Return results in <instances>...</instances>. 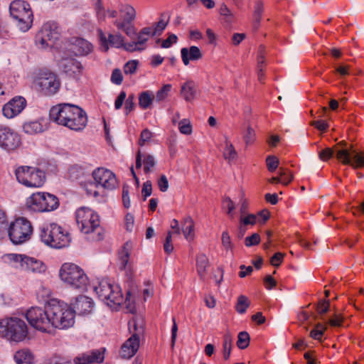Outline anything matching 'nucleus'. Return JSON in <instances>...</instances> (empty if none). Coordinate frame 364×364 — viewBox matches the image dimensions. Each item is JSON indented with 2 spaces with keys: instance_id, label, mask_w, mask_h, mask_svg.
I'll use <instances>...</instances> for the list:
<instances>
[{
  "instance_id": "obj_14",
  "label": "nucleus",
  "mask_w": 364,
  "mask_h": 364,
  "mask_svg": "<svg viewBox=\"0 0 364 364\" xmlns=\"http://www.w3.org/2000/svg\"><path fill=\"white\" fill-rule=\"evenodd\" d=\"M33 84L45 95L55 94L60 87V81L56 75L49 70H41Z\"/></svg>"
},
{
  "instance_id": "obj_61",
  "label": "nucleus",
  "mask_w": 364,
  "mask_h": 364,
  "mask_svg": "<svg viewBox=\"0 0 364 364\" xmlns=\"http://www.w3.org/2000/svg\"><path fill=\"white\" fill-rule=\"evenodd\" d=\"M158 186L161 192H166L168 188V181L165 175H161L158 181Z\"/></svg>"
},
{
  "instance_id": "obj_7",
  "label": "nucleus",
  "mask_w": 364,
  "mask_h": 364,
  "mask_svg": "<svg viewBox=\"0 0 364 364\" xmlns=\"http://www.w3.org/2000/svg\"><path fill=\"white\" fill-rule=\"evenodd\" d=\"M0 334L8 340L21 341L27 336V325L23 320L16 317L1 319Z\"/></svg>"
},
{
  "instance_id": "obj_48",
  "label": "nucleus",
  "mask_w": 364,
  "mask_h": 364,
  "mask_svg": "<svg viewBox=\"0 0 364 364\" xmlns=\"http://www.w3.org/2000/svg\"><path fill=\"white\" fill-rule=\"evenodd\" d=\"M222 245L226 250H232L233 245L231 241L230 236L228 231H224L221 237Z\"/></svg>"
},
{
  "instance_id": "obj_12",
  "label": "nucleus",
  "mask_w": 364,
  "mask_h": 364,
  "mask_svg": "<svg viewBox=\"0 0 364 364\" xmlns=\"http://www.w3.org/2000/svg\"><path fill=\"white\" fill-rule=\"evenodd\" d=\"M33 232V227L29 220L24 218L16 219L8 229L11 241L15 244H22L28 240Z\"/></svg>"
},
{
  "instance_id": "obj_32",
  "label": "nucleus",
  "mask_w": 364,
  "mask_h": 364,
  "mask_svg": "<svg viewBox=\"0 0 364 364\" xmlns=\"http://www.w3.org/2000/svg\"><path fill=\"white\" fill-rule=\"evenodd\" d=\"M23 129L26 134H36L43 132V126L39 121H32L24 123Z\"/></svg>"
},
{
  "instance_id": "obj_29",
  "label": "nucleus",
  "mask_w": 364,
  "mask_h": 364,
  "mask_svg": "<svg viewBox=\"0 0 364 364\" xmlns=\"http://www.w3.org/2000/svg\"><path fill=\"white\" fill-rule=\"evenodd\" d=\"M6 261L9 262L14 267L23 269L27 256L24 255L7 254L4 256Z\"/></svg>"
},
{
  "instance_id": "obj_49",
  "label": "nucleus",
  "mask_w": 364,
  "mask_h": 364,
  "mask_svg": "<svg viewBox=\"0 0 364 364\" xmlns=\"http://www.w3.org/2000/svg\"><path fill=\"white\" fill-rule=\"evenodd\" d=\"M255 138V130L250 127L248 126L247 131L244 133L243 139L245 141L246 145L251 144Z\"/></svg>"
},
{
  "instance_id": "obj_27",
  "label": "nucleus",
  "mask_w": 364,
  "mask_h": 364,
  "mask_svg": "<svg viewBox=\"0 0 364 364\" xmlns=\"http://www.w3.org/2000/svg\"><path fill=\"white\" fill-rule=\"evenodd\" d=\"M46 269V267L43 262L34 257H30L27 256L23 270L33 273H41L44 272Z\"/></svg>"
},
{
  "instance_id": "obj_54",
  "label": "nucleus",
  "mask_w": 364,
  "mask_h": 364,
  "mask_svg": "<svg viewBox=\"0 0 364 364\" xmlns=\"http://www.w3.org/2000/svg\"><path fill=\"white\" fill-rule=\"evenodd\" d=\"M279 175L281 180V183L284 185L289 184L293 179L291 173H287L286 170L282 168H279Z\"/></svg>"
},
{
  "instance_id": "obj_11",
  "label": "nucleus",
  "mask_w": 364,
  "mask_h": 364,
  "mask_svg": "<svg viewBox=\"0 0 364 364\" xmlns=\"http://www.w3.org/2000/svg\"><path fill=\"white\" fill-rule=\"evenodd\" d=\"M28 208L34 212L43 213L56 210L59 206L58 198L50 193L37 192L33 193L26 202Z\"/></svg>"
},
{
  "instance_id": "obj_47",
  "label": "nucleus",
  "mask_w": 364,
  "mask_h": 364,
  "mask_svg": "<svg viewBox=\"0 0 364 364\" xmlns=\"http://www.w3.org/2000/svg\"><path fill=\"white\" fill-rule=\"evenodd\" d=\"M330 301L326 299L320 300L316 306V311L318 314L323 316L329 311Z\"/></svg>"
},
{
  "instance_id": "obj_24",
  "label": "nucleus",
  "mask_w": 364,
  "mask_h": 364,
  "mask_svg": "<svg viewBox=\"0 0 364 364\" xmlns=\"http://www.w3.org/2000/svg\"><path fill=\"white\" fill-rule=\"evenodd\" d=\"M104 355L98 350L87 352L80 355L74 359L75 364H90L92 363H102Z\"/></svg>"
},
{
  "instance_id": "obj_19",
  "label": "nucleus",
  "mask_w": 364,
  "mask_h": 364,
  "mask_svg": "<svg viewBox=\"0 0 364 364\" xmlns=\"http://www.w3.org/2000/svg\"><path fill=\"white\" fill-rule=\"evenodd\" d=\"M97 33L102 51L107 52L109 50V46L117 48H122L124 46V38L121 34H109L107 37L100 29L97 31Z\"/></svg>"
},
{
  "instance_id": "obj_1",
  "label": "nucleus",
  "mask_w": 364,
  "mask_h": 364,
  "mask_svg": "<svg viewBox=\"0 0 364 364\" xmlns=\"http://www.w3.org/2000/svg\"><path fill=\"white\" fill-rule=\"evenodd\" d=\"M49 117L56 124L75 132L83 130L87 124L86 112L81 107L69 103L58 104L51 107Z\"/></svg>"
},
{
  "instance_id": "obj_33",
  "label": "nucleus",
  "mask_w": 364,
  "mask_h": 364,
  "mask_svg": "<svg viewBox=\"0 0 364 364\" xmlns=\"http://www.w3.org/2000/svg\"><path fill=\"white\" fill-rule=\"evenodd\" d=\"M131 249V245L129 242H126L122 248V250L119 253V269L123 270L126 268L129 257V250Z\"/></svg>"
},
{
  "instance_id": "obj_22",
  "label": "nucleus",
  "mask_w": 364,
  "mask_h": 364,
  "mask_svg": "<svg viewBox=\"0 0 364 364\" xmlns=\"http://www.w3.org/2000/svg\"><path fill=\"white\" fill-rule=\"evenodd\" d=\"M74 314L79 315H87L92 312L94 309V302L92 299L86 296H79L72 304Z\"/></svg>"
},
{
  "instance_id": "obj_58",
  "label": "nucleus",
  "mask_w": 364,
  "mask_h": 364,
  "mask_svg": "<svg viewBox=\"0 0 364 364\" xmlns=\"http://www.w3.org/2000/svg\"><path fill=\"white\" fill-rule=\"evenodd\" d=\"M152 137V133L148 129H144L140 136V139L139 140V145L142 146L145 144L146 141H148Z\"/></svg>"
},
{
  "instance_id": "obj_57",
  "label": "nucleus",
  "mask_w": 364,
  "mask_h": 364,
  "mask_svg": "<svg viewBox=\"0 0 364 364\" xmlns=\"http://www.w3.org/2000/svg\"><path fill=\"white\" fill-rule=\"evenodd\" d=\"M126 50L129 52L141 51L145 49V47H139L136 41H132L129 43H124L122 46Z\"/></svg>"
},
{
  "instance_id": "obj_39",
  "label": "nucleus",
  "mask_w": 364,
  "mask_h": 364,
  "mask_svg": "<svg viewBox=\"0 0 364 364\" xmlns=\"http://www.w3.org/2000/svg\"><path fill=\"white\" fill-rule=\"evenodd\" d=\"M121 12H124V21L125 23H131L136 17V11L135 9L129 5L123 6L120 9Z\"/></svg>"
},
{
  "instance_id": "obj_62",
  "label": "nucleus",
  "mask_w": 364,
  "mask_h": 364,
  "mask_svg": "<svg viewBox=\"0 0 364 364\" xmlns=\"http://www.w3.org/2000/svg\"><path fill=\"white\" fill-rule=\"evenodd\" d=\"M343 322V317L341 314L335 313L333 318L328 320V323L333 327L341 326Z\"/></svg>"
},
{
  "instance_id": "obj_44",
  "label": "nucleus",
  "mask_w": 364,
  "mask_h": 364,
  "mask_svg": "<svg viewBox=\"0 0 364 364\" xmlns=\"http://www.w3.org/2000/svg\"><path fill=\"white\" fill-rule=\"evenodd\" d=\"M144 171L145 173H149L151 171V169L155 166L156 161L153 156L150 154H144Z\"/></svg>"
},
{
  "instance_id": "obj_56",
  "label": "nucleus",
  "mask_w": 364,
  "mask_h": 364,
  "mask_svg": "<svg viewBox=\"0 0 364 364\" xmlns=\"http://www.w3.org/2000/svg\"><path fill=\"white\" fill-rule=\"evenodd\" d=\"M123 80L122 72L119 69H114L112 71L111 81L115 85H121Z\"/></svg>"
},
{
  "instance_id": "obj_59",
  "label": "nucleus",
  "mask_w": 364,
  "mask_h": 364,
  "mask_svg": "<svg viewBox=\"0 0 364 364\" xmlns=\"http://www.w3.org/2000/svg\"><path fill=\"white\" fill-rule=\"evenodd\" d=\"M256 215L254 214H250L247 215L246 217H241L240 223H241L243 225H255L256 223Z\"/></svg>"
},
{
  "instance_id": "obj_6",
  "label": "nucleus",
  "mask_w": 364,
  "mask_h": 364,
  "mask_svg": "<svg viewBox=\"0 0 364 364\" xmlns=\"http://www.w3.org/2000/svg\"><path fill=\"white\" fill-rule=\"evenodd\" d=\"M60 279L71 288L83 291L88 284L84 270L73 263H64L59 271Z\"/></svg>"
},
{
  "instance_id": "obj_17",
  "label": "nucleus",
  "mask_w": 364,
  "mask_h": 364,
  "mask_svg": "<svg viewBox=\"0 0 364 364\" xmlns=\"http://www.w3.org/2000/svg\"><path fill=\"white\" fill-rule=\"evenodd\" d=\"M20 138L10 127L0 125V146L6 150H14L18 146Z\"/></svg>"
},
{
  "instance_id": "obj_36",
  "label": "nucleus",
  "mask_w": 364,
  "mask_h": 364,
  "mask_svg": "<svg viewBox=\"0 0 364 364\" xmlns=\"http://www.w3.org/2000/svg\"><path fill=\"white\" fill-rule=\"evenodd\" d=\"M232 336L227 332L223 337V356L225 360H228L230 355L232 347Z\"/></svg>"
},
{
  "instance_id": "obj_40",
  "label": "nucleus",
  "mask_w": 364,
  "mask_h": 364,
  "mask_svg": "<svg viewBox=\"0 0 364 364\" xmlns=\"http://www.w3.org/2000/svg\"><path fill=\"white\" fill-rule=\"evenodd\" d=\"M250 302L246 296L240 295L237 298L236 310L239 314H244L250 306Z\"/></svg>"
},
{
  "instance_id": "obj_41",
  "label": "nucleus",
  "mask_w": 364,
  "mask_h": 364,
  "mask_svg": "<svg viewBox=\"0 0 364 364\" xmlns=\"http://www.w3.org/2000/svg\"><path fill=\"white\" fill-rule=\"evenodd\" d=\"M225 144L226 146L223 153L225 159L229 161L235 160L237 159V154L233 145L228 140H226Z\"/></svg>"
},
{
  "instance_id": "obj_9",
  "label": "nucleus",
  "mask_w": 364,
  "mask_h": 364,
  "mask_svg": "<svg viewBox=\"0 0 364 364\" xmlns=\"http://www.w3.org/2000/svg\"><path fill=\"white\" fill-rule=\"evenodd\" d=\"M94 291L107 306H120L124 301L120 287L107 279H102Z\"/></svg>"
},
{
  "instance_id": "obj_3",
  "label": "nucleus",
  "mask_w": 364,
  "mask_h": 364,
  "mask_svg": "<svg viewBox=\"0 0 364 364\" xmlns=\"http://www.w3.org/2000/svg\"><path fill=\"white\" fill-rule=\"evenodd\" d=\"M47 313L50 320L51 328L66 329L73 326V310L63 301L51 299L47 303Z\"/></svg>"
},
{
  "instance_id": "obj_52",
  "label": "nucleus",
  "mask_w": 364,
  "mask_h": 364,
  "mask_svg": "<svg viewBox=\"0 0 364 364\" xmlns=\"http://www.w3.org/2000/svg\"><path fill=\"white\" fill-rule=\"evenodd\" d=\"M261 238L258 233H253L252 235L245 238V244L247 247H251L258 245L260 242Z\"/></svg>"
},
{
  "instance_id": "obj_31",
  "label": "nucleus",
  "mask_w": 364,
  "mask_h": 364,
  "mask_svg": "<svg viewBox=\"0 0 364 364\" xmlns=\"http://www.w3.org/2000/svg\"><path fill=\"white\" fill-rule=\"evenodd\" d=\"M182 232L186 240H192L194 238V222L191 216L184 218Z\"/></svg>"
},
{
  "instance_id": "obj_42",
  "label": "nucleus",
  "mask_w": 364,
  "mask_h": 364,
  "mask_svg": "<svg viewBox=\"0 0 364 364\" xmlns=\"http://www.w3.org/2000/svg\"><path fill=\"white\" fill-rule=\"evenodd\" d=\"M70 177L74 180H77L82 177L85 172V169L80 165L75 164L69 168Z\"/></svg>"
},
{
  "instance_id": "obj_50",
  "label": "nucleus",
  "mask_w": 364,
  "mask_h": 364,
  "mask_svg": "<svg viewBox=\"0 0 364 364\" xmlns=\"http://www.w3.org/2000/svg\"><path fill=\"white\" fill-rule=\"evenodd\" d=\"M267 166L269 171H274L279 165V160L274 156H269L266 159Z\"/></svg>"
},
{
  "instance_id": "obj_20",
  "label": "nucleus",
  "mask_w": 364,
  "mask_h": 364,
  "mask_svg": "<svg viewBox=\"0 0 364 364\" xmlns=\"http://www.w3.org/2000/svg\"><path fill=\"white\" fill-rule=\"evenodd\" d=\"M58 65L59 68L70 77L80 75L83 70L81 63L73 58H63Z\"/></svg>"
},
{
  "instance_id": "obj_18",
  "label": "nucleus",
  "mask_w": 364,
  "mask_h": 364,
  "mask_svg": "<svg viewBox=\"0 0 364 364\" xmlns=\"http://www.w3.org/2000/svg\"><path fill=\"white\" fill-rule=\"evenodd\" d=\"M68 49L76 56H85L92 51L93 46L84 38L72 37L69 40Z\"/></svg>"
},
{
  "instance_id": "obj_60",
  "label": "nucleus",
  "mask_w": 364,
  "mask_h": 364,
  "mask_svg": "<svg viewBox=\"0 0 364 364\" xmlns=\"http://www.w3.org/2000/svg\"><path fill=\"white\" fill-rule=\"evenodd\" d=\"M178 38L175 34H170L166 40L162 41L161 47L164 48H170L173 43L177 42Z\"/></svg>"
},
{
  "instance_id": "obj_4",
  "label": "nucleus",
  "mask_w": 364,
  "mask_h": 364,
  "mask_svg": "<svg viewBox=\"0 0 364 364\" xmlns=\"http://www.w3.org/2000/svg\"><path fill=\"white\" fill-rule=\"evenodd\" d=\"M334 152L338 160L342 164L350 165L353 168L364 167V151L353 149L352 145L349 148L346 146L336 149V151L331 148H326L318 152V157L322 161H327L333 156Z\"/></svg>"
},
{
  "instance_id": "obj_64",
  "label": "nucleus",
  "mask_w": 364,
  "mask_h": 364,
  "mask_svg": "<svg viewBox=\"0 0 364 364\" xmlns=\"http://www.w3.org/2000/svg\"><path fill=\"white\" fill-rule=\"evenodd\" d=\"M134 95H130L125 101V112L126 114H128L131 112L134 108Z\"/></svg>"
},
{
  "instance_id": "obj_43",
  "label": "nucleus",
  "mask_w": 364,
  "mask_h": 364,
  "mask_svg": "<svg viewBox=\"0 0 364 364\" xmlns=\"http://www.w3.org/2000/svg\"><path fill=\"white\" fill-rule=\"evenodd\" d=\"M250 343V336L247 332L242 331L238 334L237 346L240 349H245Z\"/></svg>"
},
{
  "instance_id": "obj_34",
  "label": "nucleus",
  "mask_w": 364,
  "mask_h": 364,
  "mask_svg": "<svg viewBox=\"0 0 364 364\" xmlns=\"http://www.w3.org/2000/svg\"><path fill=\"white\" fill-rule=\"evenodd\" d=\"M154 99V97L149 91L142 92L139 97V105L142 109H147L151 105Z\"/></svg>"
},
{
  "instance_id": "obj_23",
  "label": "nucleus",
  "mask_w": 364,
  "mask_h": 364,
  "mask_svg": "<svg viewBox=\"0 0 364 364\" xmlns=\"http://www.w3.org/2000/svg\"><path fill=\"white\" fill-rule=\"evenodd\" d=\"M139 347V337L133 333L122 346L119 354L122 358L129 359L137 352Z\"/></svg>"
},
{
  "instance_id": "obj_53",
  "label": "nucleus",
  "mask_w": 364,
  "mask_h": 364,
  "mask_svg": "<svg viewBox=\"0 0 364 364\" xmlns=\"http://www.w3.org/2000/svg\"><path fill=\"white\" fill-rule=\"evenodd\" d=\"M137 61L136 60H129L128 61L124 66V72L125 74H134L137 68Z\"/></svg>"
},
{
  "instance_id": "obj_30",
  "label": "nucleus",
  "mask_w": 364,
  "mask_h": 364,
  "mask_svg": "<svg viewBox=\"0 0 364 364\" xmlns=\"http://www.w3.org/2000/svg\"><path fill=\"white\" fill-rule=\"evenodd\" d=\"M209 265V261L205 255L201 254L197 257L196 259V268L200 278L203 280L207 273V268Z\"/></svg>"
},
{
  "instance_id": "obj_45",
  "label": "nucleus",
  "mask_w": 364,
  "mask_h": 364,
  "mask_svg": "<svg viewBox=\"0 0 364 364\" xmlns=\"http://www.w3.org/2000/svg\"><path fill=\"white\" fill-rule=\"evenodd\" d=\"M171 90V85H164L159 90L157 91L155 99L157 102L164 100Z\"/></svg>"
},
{
  "instance_id": "obj_10",
  "label": "nucleus",
  "mask_w": 364,
  "mask_h": 364,
  "mask_svg": "<svg viewBox=\"0 0 364 364\" xmlns=\"http://www.w3.org/2000/svg\"><path fill=\"white\" fill-rule=\"evenodd\" d=\"M15 175L18 182L28 188H40L46 181L44 171L33 166H19L16 169Z\"/></svg>"
},
{
  "instance_id": "obj_46",
  "label": "nucleus",
  "mask_w": 364,
  "mask_h": 364,
  "mask_svg": "<svg viewBox=\"0 0 364 364\" xmlns=\"http://www.w3.org/2000/svg\"><path fill=\"white\" fill-rule=\"evenodd\" d=\"M178 129L181 134L189 135L192 133V125L188 119H183L178 123Z\"/></svg>"
},
{
  "instance_id": "obj_8",
  "label": "nucleus",
  "mask_w": 364,
  "mask_h": 364,
  "mask_svg": "<svg viewBox=\"0 0 364 364\" xmlns=\"http://www.w3.org/2000/svg\"><path fill=\"white\" fill-rule=\"evenodd\" d=\"M11 16L16 21V26L23 32L28 31L33 23V14L28 3L14 0L9 6Z\"/></svg>"
},
{
  "instance_id": "obj_28",
  "label": "nucleus",
  "mask_w": 364,
  "mask_h": 364,
  "mask_svg": "<svg viewBox=\"0 0 364 364\" xmlns=\"http://www.w3.org/2000/svg\"><path fill=\"white\" fill-rule=\"evenodd\" d=\"M14 360L17 364H33L34 358L28 349H21L15 353Z\"/></svg>"
},
{
  "instance_id": "obj_35",
  "label": "nucleus",
  "mask_w": 364,
  "mask_h": 364,
  "mask_svg": "<svg viewBox=\"0 0 364 364\" xmlns=\"http://www.w3.org/2000/svg\"><path fill=\"white\" fill-rule=\"evenodd\" d=\"M262 14L263 5L261 2H257L255 6L253 14V27L255 29H257L259 28Z\"/></svg>"
},
{
  "instance_id": "obj_63",
  "label": "nucleus",
  "mask_w": 364,
  "mask_h": 364,
  "mask_svg": "<svg viewBox=\"0 0 364 364\" xmlns=\"http://www.w3.org/2000/svg\"><path fill=\"white\" fill-rule=\"evenodd\" d=\"M284 254L281 252L275 253L270 259L271 264L274 267H279L283 261Z\"/></svg>"
},
{
  "instance_id": "obj_15",
  "label": "nucleus",
  "mask_w": 364,
  "mask_h": 364,
  "mask_svg": "<svg viewBox=\"0 0 364 364\" xmlns=\"http://www.w3.org/2000/svg\"><path fill=\"white\" fill-rule=\"evenodd\" d=\"M60 36L59 28L55 22L44 23L36 36V43L42 48L53 46Z\"/></svg>"
},
{
  "instance_id": "obj_2",
  "label": "nucleus",
  "mask_w": 364,
  "mask_h": 364,
  "mask_svg": "<svg viewBox=\"0 0 364 364\" xmlns=\"http://www.w3.org/2000/svg\"><path fill=\"white\" fill-rule=\"evenodd\" d=\"M77 227L89 240L100 241L104 238V230L100 226L99 215L91 208L81 207L75 212Z\"/></svg>"
},
{
  "instance_id": "obj_13",
  "label": "nucleus",
  "mask_w": 364,
  "mask_h": 364,
  "mask_svg": "<svg viewBox=\"0 0 364 364\" xmlns=\"http://www.w3.org/2000/svg\"><path fill=\"white\" fill-rule=\"evenodd\" d=\"M26 318L29 324L42 332H50L51 323L47 313V304L44 309L31 307L26 313Z\"/></svg>"
},
{
  "instance_id": "obj_51",
  "label": "nucleus",
  "mask_w": 364,
  "mask_h": 364,
  "mask_svg": "<svg viewBox=\"0 0 364 364\" xmlns=\"http://www.w3.org/2000/svg\"><path fill=\"white\" fill-rule=\"evenodd\" d=\"M219 13L220 15L225 17V19L227 22H230L233 18L232 13L225 4H222L220 5Z\"/></svg>"
},
{
  "instance_id": "obj_25",
  "label": "nucleus",
  "mask_w": 364,
  "mask_h": 364,
  "mask_svg": "<svg viewBox=\"0 0 364 364\" xmlns=\"http://www.w3.org/2000/svg\"><path fill=\"white\" fill-rule=\"evenodd\" d=\"M181 59L185 65H188L190 61H196L203 58L202 52L197 46H192L190 48H183L181 50Z\"/></svg>"
},
{
  "instance_id": "obj_26",
  "label": "nucleus",
  "mask_w": 364,
  "mask_h": 364,
  "mask_svg": "<svg viewBox=\"0 0 364 364\" xmlns=\"http://www.w3.org/2000/svg\"><path fill=\"white\" fill-rule=\"evenodd\" d=\"M180 93L186 102H191L196 97L197 86L193 81H187L181 85Z\"/></svg>"
},
{
  "instance_id": "obj_16",
  "label": "nucleus",
  "mask_w": 364,
  "mask_h": 364,
  "mask_svg": "<svg viewBox=\"0 0 364 364\" xmlns=\"http://www.w3.org/2000/svg\"><path fill=\"white\" fill-rule=\"evenodd\" d=\"M92 176L96 186H101L107 190H113L117 186L115 174L107 168H97L92 171Z\"/></svg>"
},
{
  "instance_id": "obj_38",
  "label": "nucleus",
  "mask_w": 364,
  "mask_h": 364,
  "mask_svg": "<svg viewBox=\"0 0 364 364\" xmlns=\"http://www.w3.org/2000/svg\"><path fill=\"white\" fill-rule=\"evenodd\" d=\"M327 327L325 324L318 323L315 325L314 328L310 332V336L317 341H321L323 333Z\"/></svg>"
},
{
  "instance_id": "obj_37",
  "label": "nucleus",
  "mask_w": 364,
  "mask_h": 364,
  "mask_svg": "<svg viewBox=\"0 0 364 364\" xmlns=\"http://www.w3.org/2000/svg\"><path fill=\"white\" fill-rule=\"evenodd\" d=\"M129 23H130L119 22L118 21H115L114 23L118 29L123 30L128 36L133 38L136 33L134 26Z\"/></svg>"
},
{
  "instance_id": "obj_21",
  "label": "nucleus",
  "mask_w": 364,
  "mask_h": 364,
  "mask_svg": "<svg viewBox=\"0 0 364 364\" xmlns=\"http://www.w3.org/2000/svg\"><path fill=\"white\" fill-rule=\"evenodd\" d=\"M26 105V100L22 97H16L5 104L2 108L4 115L11 119L18 114L25 108Z\"/></svg>"
},
{
  "instance_id": "obj_55",
  "label": "nucleus",
  "mask_w": 364,
  "mask_h": 364,
  "mask_svg": "<svg viewBox=\"0 0 364 364\" xmlns=\"http://www.w3.org/2000/svg\"><path fill=\"white\" fill-rule=\"evenodd\" d=\"M152 193V184L150 181H147L144 183L142 190H141V194L143 196V200H146L147 197L150 196Z\"/></svg>"
},
{
  "instance_id": "obj_5",
  "label": "nucleus",
  "mask_w": 364,
  "mask_h": 364,
  "mask_svg": "<svg viewBox=\"0 0 364 364\" xmlns=\"http://www.w3.org/2000/svg\"><path fill=\"white\" fill-rule=\"evenodd\" d=\"M41 238L43 243L56 249L68 247L70 237L68 231L56 223H50L42 227Z\"/></svg>"
}]
</instances>
